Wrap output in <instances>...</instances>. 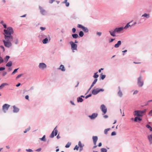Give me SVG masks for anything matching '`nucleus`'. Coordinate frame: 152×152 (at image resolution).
Masks as SVG:
<instances>
[{
  "label": "nucleus",
  "instance_id": "obj_1",
  "mask_svg": "<svg viewBox=\"0 0 152 152\" xmlns=\"http://www.w3.org/2000/svg\"><path fill=\"white\" fill-rule=\"evenodd\" d=\"M3 25L4 28H7V29L4 30L5 39L3 40V42L6 47L10 48L12 45L11 42L13 40V37L12 35L14 33L13 29L11 27L7 28V25L5 24H3Z\"/></svg>",
  "mask_w": 152,
  "mask_h": 152
},
{
  "label": "nucleus",
  "instance_id": "obj_2",
  "mask_svg": "<svg viewBox=\"0 0 152 152\" xmlns=\"http://www.w3.org/2000/svg\"><path fill=\"white\" fill-rule=\"evenodd\" d=\"M123 30L124 27H121L115 28L113 31H109V32L111 36L114 37L116 36L115 33H120Z\"/></svg>",
  "mask_w": 152,
  "mask_h": 152
},
{
  "label": "nucleus",
  "instance_id": "obj_3",
  "mask_svg": "<svg viewBox=\"0 0 152 152\" xmlns=\"http://www.w3.org/2000/svg\"><path fill=\"white\" fill-rule=\"evenodd\" d=\"M146 111V109L143 110H135L134 112V116L142 117L143 115V114L145 113Z\"/></svg>",
  "mask_w": 152,
  "mask_h": 152
},
{
  "label": "nucleus",
  "instance_id": "obj_4",
  "mask_svg": "<svg viewBox=\"0 0 152 152\" xmlns=\"http://www.w3.org/2000/svg\"><path fill=\"white\" fill-rule=\"evenodd\" d=\"M137 84L139 87L142 86L144 85V81L141 75H140L137 79Z\"/></svg>",
  "mask_w": 152,
  "mask_h": 152
},
{
  "label": "nucleus",
  "instance_id": "obj_5",
  "mask_svg": "<svg viewBox=\"0 0 152 152\" xmlns=\"http://www.w3.org/2000/svg\"><path fill=\"white\" fill-rule=\"evenodd\" d=\"M104 91V90L103 89L97 88L93 89L92 91V93L93 95H96L100 92H103Z\"/></svg>",
  "mask_w": 152,
  "mask_h": 152
},
{
  "label": "nucleus",
  "instance_id": "obj_6",
  "mask_svg": "<svg viewBox=\"0 0 152 152\" xmlns=\"http://www.w3.org/2000/svg\"><path fill=\"white\" fill-rule=\"evenodd\" d=\"M70 44L71 45V48L73 52H75L74 50H77V45L74 43L72 41H70Z\"/></svg>",
  "mask_w": 152,
  "mask_h": 152
},
{
  "label": "nucleus",
  "instance_id": "obj_7",
  "mask_svg": "<svg viewBox=\"0 0 152 152\" xmlns=\"http://www.w3.org/2000/svg\"><path fill=\"white\" fill-rule=\"evenodd\" d=\"M92 139L93 143L94 145V146L92 148V149H94L96 148L97 146V145H96V142L98 140V137L96 136H93L92 137Z\"/></svg>",
  "mask_w": 152,
  "mask_h": 152
},
{
  "label": "nucleus",
  "instance_id": "obj_8",
  "mask_svg": "<svg viewBox=\"0 0 152 152\" xmlns=\"http://www.w3.org/2000/svg\"><path fill=\"white\" fill-rule=\"evenodd\" d=\"M57 126H56L54 129L53 130L50 136V138H53L55 136H56L58 133V131L56 129Z\"/></svg>",
  "mask_w": 152,
  "mask_h": 152
},
{
  "label": "nucleus",
  "instance_id": "obj_9",
  "mask_svg": "<svg viewBox=\"0 0 152 152\" xmlns=\"http://www.w3.org/2000/svg\"><path fill=\"white\" fill-rule=\"evenodd\" d=\"M10 105L7 104H5L2 106V110L4 113H6L7 111L8 110Z\"/></svg>",
  "mask_w": 152,
  "mask_h": 152
},
{
  "label": "nucleus",
  "instance_id": "obj_10",
  "mask_svg": "<svg viewBox=\"0 0 152 152\" xmlns=\"http://www.w3.org/2000/svg\"><path fill=\"white\" fill-rule=\"evenodd\" d=\"M77 27L78 28H81L85 32L87 33L89 31V30L87 28L85 27L81 24H78Z\"/></svg>",
  "mask_w": 152,
  "mask_h": 152
},
{
  "label": "nucleus",
  "instance_id": "obj_11",
  "mask_svg": "<svg viewBox=\"0 0 152 152\" xmlns=\"http://www.w3.org/2000/svg\"><path fill=\"white\" fill-rule=\"evenodd\" d=\"M100 109L103 113L102 114L103 115H104L107 112V108L104 104L101 105Z\"/></svg>",
  "mask_w": 152,
  "mask_h": 152
},
{
  "label": "nucleus",
  "instance_id": "obj_12",
  "mask_svg": "<svg viewBox=\"0 0 152 152\" xmlns=\"http://www.w3.org/2000/svg\"><path fill=\"white\" fill-rule=\"evenodd\" d=\"M38 67L40 69L44 70L47 68V65L44 63H40L39 64Z\"/></svg>",
  "mask_w": 152,
  "mask_h": 152
},
{
  "label": "nucleus",
  "instance_id": "obj_13",
  "mask_svg": "<svg viewBox=\"0 0 152 152\" xmlns=\"http://www.w3.org/2000/svg\"><path fill=\"white\" fill-rule=\"evenodd\" d=\"M98 115V114L96 113H93L91 115H89L88 116V117L91 120H94L96 118H97Z\"/></svg>",
  "mask_w": 152,
  "mask_h": 152
},
{
  "label": "nucleus",
  "instance_id": "obj_14",
  "mask_svg": "<svg viewBox=\"0 0 152 152\" xmlns=\"http://www.w3.org/2000/svg\"><path fill=\"white\" fill-rule=\"evenodd\" d=\"M39 9L40 10V12L41 13L42 15H45L46 13V11L44 9H43V8L40 6H39Z\"/></svg>",
  "mask_w": 152,
  "mask_h": 152
},
{
  "label": "nucleus",
  "instance_id": "obj_15",
  "mask_svg": "<svg viewBox=\"0 0 152 152\" xmlns=\"http://www.w3.org/2000/svg\"><path fill=\"white\" fill-rule=\"evenodd\" d=\"M145 18L147 19L149 18L150 17V15L149 14L145 13L141 16V18L142 19H144L143 18Z\"/></svg>",
  "mask_w": 152,
  "mask_h": 152
},
{
  "label": "nucleus",
  "instance_id": "obj_16",
  "mask_svg": "<svg viewBox=\"0 0 152 152\" xmlns=\"http://www.w3.org/2000/svg\"><path fill=\"white\" fill-rule=\"evenodd\" d=\"M78 145L80 147L79 151H80L83 150V147L84 146V145L82 144L81 142L79 141L78 142Z\"/></svg>",
  "mask_w": 152,
  "mask_h": 152
},
{
  "label": "nucleus",
  "instance_id": "obj_17",
  "mask_svg": "<svg viewBox=\"0 0 152 152\" xmlns=\"http://www.w3.org/2000/svg\"><path fill=\"white\" fill-rule=\"evenodd\" d=\"M13 113H17L19 111V109L16 107L15 105L13 106Z\"/></svg>",
  "mask_w": 152,
  "mask_h": 152
},
{
  "label": "nucleus",
  "instance_id": "obj_18",
  "mask_svg": "<svg viewBox=\"0 0 152 152\" xmlns=\"http://www.w3.org/2000/svg\"><path fill=\"white\" fill-rule=\"evenodd\" d=\"M132 20L131 21L127 23L125 26L124 27V29H127L129 27H132V26L131 25L129 24L130 23H132Z\"/></svg>",
  "mask_w": 152,
  "mask_h": 152
},
{
  "label": "nucleus",
  "instance_id": "obj_19",
  "mask_svg": "<svg viewBox=\"0 0 152 152\" xmlns=\"http://www.w3.org/2000/svg\"><path fill=\"white\" fill-rule=\"evenodd\" d=\"M148 138L149 140L150 144H152V133L151 134L148 136Z\"/></svg>",
  "mask_w": 152,
  "mask_h": 152
},
{
  "label": "nucleus",
  "instance_id": "obj_20",
  "mask_svg": "<svg viewBox=\"0 0 152 152\" xmlns=\"http://www.w3.org/2000/svg\"><path fill=\"white\" fill-rule=\"evenodd\" d=\"M121 41H118L117 43L115 45L114 47L116 48H118L120 45H121Z\"/></svg>",
  "mask_w": 152,
  "mask_h": 152
},
{
  "label": "nucleus",
  "instance_id": "obj_21",
  "mask_svg": "<svg viewBox=\"0 0 152 152\" xmlns=\"http://www.w3.org/2000/svg\"><path fill=\"white\" fill-rule=\"evenodd\" d=\"M58 69L61 70V71L63 72H64L65 70V67L63 65H61L58 68Z\"/></svg>",
  "mask_w": 152,
  "mask_h": 152
},
{
  "label": "nucleus",
  "instance_id": "obj_22",
  "mask_svg": "<svg viewBox=\"0 0 152 152\" xmlns=\"http://www.w3.org/2000/svg\"><path fill=\"white\" fill-rule=\"evenodd\" d=\"M8 84L6 83H2L0 86V90L3 88L5 86H8Z\"/></svg>",
  "mask_w": 152,
  "mask_h": 152
},
{
  "label": "nucleus",
  "instance_id": "obj_23",
  "mask_svg": "<svg viewBox=\"0 0 152 152\" xmlns=\"http://www.w3.org/2000/svg\"><path fill=\"white\" fill-rule=\"evenodd\" d=\"M140 116L136 117L134 119V121L135 122H137V120L141 121L142 119L140 117Z\"/></svg>",
  "mask_w": 152,
  "mask_h": 152
},
{
  "label": "nucleus",
  "instance_id": "obj_24",
  "mask_svg": "<svg viewBox=\"0 0 152 152\" xmlns=\"http://www.w3.org/2000/svg\"><path fill=\"white\" fill-rule=\"evenodd\" d=\"M12 61H10L8 62L6 64V66L7 67H10L12 66Z\"/></svg>",
  "mask_w": 152,
  "mask_h": 152
},
{
  "label": "nucleus",
  "instance_id": "obj_25",
  "mask_svg": "<svg viewBox=\"0 0 152 152\" xmlns=\"http://www.w3.org/2000/svg\"><path fill=\"white\" fill-rule=\"evenodd\" d=\"M97 79H94V81L92 83L91 85L90 86H91V88H92L94 85L96 83V82H97Z\"/></svg>",
  "mask_w": 152,
  "mask_h": 152
},
{
  "label": "nucleus",
  "instance_id": "obj_26",
  "mask_svg": "<svg viewBox=\"0 0 152 152\" xmlns=\"http://www.w3.org/2000/svg\"><path fill=\"white\" fill-rule=\"evenodd\" d=\"M10 58L9 56H7L4 58V60L5 62L7 63V62L9 59Z\"/></svg>",
  "mask_w": 152,
  "mask_h": 152
},
{
  "label": "nucleus",
  "instance_id": "obj_27",
  "mask_svg": "<svg viewBox=\"0 0 152 152\" xmlns=\"http://www.w3.org/2000/svg\"><path fill=\"white\" fill-rule=\"evenodd\" d=\"M77 101L78 102H81L83 101V99L81 97H78L77 99Z\"/></svg>",
  "mask_w": 152,
  "mask_h": 152
},
{
  "label": "nucleus",
  "instance_id": "obj_28",
  "mask_svg": "<svg viewBox=\"0 0 152 152\" xmlns=\"http://www.w3.org/2000/svg\"><path fill=\"white\" fill-rule=\"evenodd\" d=\"M42 42L44 44H46L48 42V39L47 38H46L43 39Z\"/></svg>",
  "mask_w": 152,
  "mask_h": 152
},
{
  "label": "nucleus",
  "instance_id": "obj_29",
  "mask_svg": "<svg viewBox=\"0 0 152 152\" xmlns=\"http://www.w3.org/2000/svg\"><path fill=\"white\" fill-rule=\"evenodd\" d=\"M72 37L73 38L76 39L78 37V35L77 34H72Z\"/></svg>",
  "mask_w": 152,
  "mask_h": 152
},
{
  "label": "nucleus",
  "instance_id": "obj_30",
  "mask_svg": "<svg viewBox=\"0 0 152 152\" xmlns=\"http://www.w3.org/2000/svg\"><path fill=\"white\" fill-rule=\"evenodd\" d=\"M45 137V135H44L43 137L41 138H40L39 140L41 141H42L44 142H45L46 141Z\"/></svg>",
  "mask_w": 152,
  "mask_h": 152
},
{
  "label": "nucleus",
  "instance_id": "obj_31",
  "mask_svg": "<svg viewBox=\"0 0 152 152\" xmlns=\"http://www.w3.org/2000/svg\"><path fill=\"white\" fill-rule=\"evenodd\" d=\"M14 43L16 44L17 45L18 43V38H15V40L14 41Z\"/></svg>",
  "mask_w": 152,
  "mask_h": 152
},
{
  "label": "nucleus",
  "instance_id": "obj_32",
  "mask_svg": "<svg viewBox=\"0 0 152 152\" xmlns=\"http://www.w3.org/2000/svg\"><path fill=\"white\" fill-rule=\"evenodd\" d=\"M101 152H107V149L104 148H102L100 149Z\"/></svg>",
  "mask_w": 152,
  "mask_h": 152
},
{
  "label": "nucleus",
  "instance_id": "obj_33",
  "mask_svg": "<svg viewBox=\"0 0 152 152\" xmlns=\"http://www.w3.org/2000/svg\"><path fill=\"white\" fill-rule=\"evenodd\" d=\"M98 73V72H97L96 73H95L94 74V75L93 76V77L95 78V79H96L97 78H98V77H99V75H97V73Z\"/></svg>",
  "mask_w": 152,
  "mask_h": 152
},
{
  "label": "nucleus",
  "instance_id": "obj_34",
  "mask_svg": "<svg viewBox=\"0 0 152 152\" xmlns=\"http://www.w3.org/2000/svg\"><path fill=\"white\" fill-rule=\"evenodd\" d=\"M118 96L120 97H122L123 95V94L122 92L120 90L118 91Z\"/></svg>",
  "mask_w": 152,
  "mask_h": 152
},
{
  "label": "nucleus",
  "instance_id": "obj_35",
  "mask_svg": "<svg viewBox=\"0 0 152 152\" xmlns=\"http://www.w3.org/2000/svg\"><path fill=\"white\" fill-rule=\"evenodd\" d=\"M110 130V128H107L105 129L104 131V133L105 134H107L108 132Z\"/></svg>",
  "mask_w": 152,
  "mask_h": 152
},
{
  "label": "nucleus",
  "instance_id": "obj_36",
  "mask_svg": "<svg viewBox=\"0 0 152 152\" xmlns=\"http://www.w3.org/2000/svg\"><path fill=\"white\" fill-rule=\"evenodd\" d=\"M84 33L82 31H80L79 33V35L80 37H83L84 35Z\"/></svg>",
  "mask_w": 152,
  "mask_h": 152
},
{
  "label": "nucleus",
  "instance_id": "obj_37",
  "mask_svg": "<svg viewBox=\"0 0 152 152\" xmlns=\"http://www.w3.org/2000/svg\"><path fill=\"white\" fill-rule=\"evenodd\" d=\"M30 129V126H29V127L28 128L26 129L25 130V131H24L23 132L24 133H26L27 132L29 131Z\"/></svg>",
  "mask_w": 152,
  "mask_h": 152
},
{
  "label": "nucleus",
  "instance_id": "obj_38",
  "mask_svg": "<svg viewBox=\"0 0 152 152\" xmlns=\"http://www.w3.org/2000/svg\"><path fill=\"white\" fill-rule=\"evenodd\" d=\"M18 68L14 70L11 73V75H14L15 73H16L18 71Z\"/></svg>",
  "mask_w": 152,
  "mask_h": 152
},
{
  "label": "nucleus",
  "instance_id": "obj_39",
  "mask_svg": "<svg viewBox=\"0 0 152 152\" xmlns=\"http://www.w3.org/2000/svg\"><path fill=\"white\" fill-rule=\"evenodd\" d=\"M146 127L149 129L152 132V128L150 125L147 124L146 125Z\"/></svg>",
  "mask_w": 152,
  "mask_h": 152
},
{
  "label": "nucleus",
  "instance_id": "obj_40",
  "mask_svg": "<svg viewBox=\"0 0 152 152\" xmlns=\"http://www.w3.org/2000/svg\"><path fill=\"white\" fill-rule=\"evenodd\" d=\"M71 143L68 142L65 145V147L66 148H69L70 147V145H71Z\"/></svg>",
  "mask_w": 152,
  "mask_h": 152
},
{
  "label": "nucleus",
  "instance_id": "obj_41",
  "mask_svg": "<svg viewBox=\"0 0 152 152\" xmlns=\"http://www.w3.org/2000/svg\"><path fill=\"white\" fill-rule=\"evenodd\" d=\"M106 77V75H101V79L103 80H104V78L105 77Z\"/></svg>",
  "mask_w": 152,
  "mask_h": 152
},
{
  "label": "nucleus",
  "instance_id": "obj_42",
  "mask_svg": "<svg viewBox=\"0 0 152 152\" xmlns=\"http://www.w3.org/2000/svg\"><path fill=\"white\" fill-rule=\"evenodd\" d=\"M23 75V74H22L18 75V76H17L16 77V79H18V78L20 77L21 76H22Z\"/></svg>",
  "mask_w": 152,
  "mask_h": 152
},
{
  "label": "nucleus",
  "instance_id": "obj_43",
  "mask_svg": "<svg viewBox=\"0 0 152 152\" xmlns=\"http://www.w3.org/2000/svg\"><path fill=\"white\" fill-rule=\"evenodd\" d=\"M96 34L98 36H100L102 34V33L101 32L97 31L96 33Z\"/></svg>",
  "mask_w": 152,
  "mask_h": 152
},
{
  "label": "nucleus",
  "instance_id": "obj_44",
  "mask_svg": "<svg viewBox=\"0 0 152 152\" xmlns=\"http://www.w3.org/2000/svg\"><path fill=\"white\" fill-rule=\"evenodd\" d=\"M79 146H77V145H76L75 146V148H74V150H76L78 151L79 149Z\"/></svg>",
  "mask_w": 152,
  "mask_h": 152
},
{
  "label": "nucleus",
  "instance_id": "obj_45",
  "mask_svg": "<svg viewBox=\"0 0 152 152\" xmlns=\"http://www.w3.org/2000/svg\"><path fill=\"white\" fill-rule=\"evenodd\" d=\"M26 151L28 152H33V151L30 149H26Z\"/></svg>",
  "mask_w": 152,
  "mask_h": 152
},
{
  "label": "nucleus",
  "instance_id": "obj_46",
  "mask_svg": "<svg viewBox=\"0 0 152 152\" xmlns=\"http://www.w3.org/2000/svg\"><path fill=\"white\" fill-rule=\"evenodd\" d=\"M4 62V60L0 56V64Z\"/></svg>",
  "mask_w": 152,
  "mask_h": 152
},
{
  "label": "nucleus",
  "instance_id": "obj_47",
  "mask_svg": "<svg viewBox=\"0 0 152 152\" xmlns=\"http://www.w3.org/2000/svg\"><path fill=\"white\" fill-rule=\"evenodd\" d=\"M91 95H92V94H90L87 95L86 96V97H85V99H87L88 98V97H91Z\"/></svg>",
  "mask_w": 152,
  "mask_h": 152
},
{
  "label": "nucleus",
  "instance_id": "obj_48",
  "mask_svg": "<svg viewBox=\"0 0 152 152\" xmlns=\"http://www.w3.org/2000/svg\"><path fill=\"white\" fill-rule=\"evenodd\" d=\"M148 115L150 116H152V110H150L148 113Z\"/></svg>",
  "mask_w": 152,
  "mask_h": 152
},
{
  "label": "nucleus",
  "instance_id": "obj_49",
  "mask_svg": "<svg viewBox=\"0 0 152 152\" xmlns=\"http://www.w3.org/2000/svg\"><path fill=\"white\" fill-rule=\"evenodd\" d=\"M0 48L2 49L3 52H4L5 51V48L2 45L0 46Z\"/></svg>",
  "mask_w": 152,
  "mask_h": 152
},
{
  "label": "nucleus",
  "instance_id": "obj_50",
  "mask_svg": "<svg viewBox=\"0 0 152 152\" xmlns=\"http://www.w3.org/2000/svg\"><path fill=\"white\" fill-rule=\"evenodd\" d=\"M116 135V133L115 132H112L111 134V135L112 136L115 135Z\"/></svg>",
  "mask_w": 152,
  "mask_h": 152
},
{
  "label": "nucleus",
  "instance_id": "obj_51",
  "mask_svg": "<svg viewBox=\"0 0 152 152\" xmlns=\"http://www.w3.org/2000/svg\"><path fill=\"white\" fill-rule=\"evenodd\" d=\"M64 4H65L66 5V7H68L69 6V2H65V3H64Z\"/></svg>",
  "mask_w": 152,
  "mask_h": 152
},
{
  "label": "nucleus",
  "instance_id": "obj_52",
  "mask_svg": "<svg viewBox=\"0 0 152 152\" xmlns=\"http://www.w3.org/2000/svg\"><path fill=\"white\" fill-rule=\"evenodd\" d=\"M46 29V28L44 27H40V29L42 31H43L45 30Z\"/></svg>",
  "mask_w": 152,
  "mask_h": 152
},
{
  "label": "nucleus",
  "instance_id": "obj_53",
  "mask_svg": "<svg viewBox=\"0 0 152 152\" xmlns=\"http://www.w3.org/2000/svg\"><path fill=\"white\" fill-rule=\"evenodd\" d=\"M115 40V39H111L109 41V43H111L113 42Z\"/></svg>",
  "mask_w": 152,
  "mask_h": 152
},
{
  "label": "nucleus",
  "instance_id": "obj_54",
  "mask_svg": "<svg viewBox=\"0 0 152 152\" xmlns=\"http://www.w3.org/2000/svg\"><path fill=\"white\" fill-rule=\"evenodd\" d=\"M76 30L75 28H73L72 29V32L73 33H75L76 32Z\"/></svg>",
  "mask_w": 152,
  "mask_h": 152
},
{
  "label": "nucleus",
  "instance_id": "obj_55",
  "mask_svg": "<svg viewBox=\"0 0 152 152\" xmlns=\"http://www.w3.org/2000/svg\"><path fill=\"white\" fill-rule=\"evenodd\" d=\"M138 92V91L137 90H136L134 92L133 94H137Z\"/></svg>",
  "mask_w": 152,
  "mask_h": 152
},
{
  "label": "nucleus",
  "instance_id": "obj_56",
  "mask_svg": "<svg viewBox=\"0 0 152 152\" xmlns=\"http://www.w3.org/2000/svg\"><path fill=\"white\" fill-rule=\"evenodd\" d=\"M5 68L4 67H1L0 68V71H3L5 69Z\"/></svg>",
  "mask_w": 152,
  "mask_h": 152
},
{
  "label": "nucleus",
  "instance_id": "obj_57",
  "mask_svg": "<svg viewBox=\"0 0 152 152\" xmlns=\"http://www.w3.org/2000/svg\"><path fill=\"white\" fill-rule=\"evenodd\" d=\"M25 98L27 100H29V96L28 95L26 96Z\"/></svg>",
  "mask_w": 152,
  "mask_h": 152
},
{
  "label": "nucleus",
  "instance_id": "obj_58",
  "mask_svg": "<svg viewBox=\"0 0 152 152\" xmlns=\"http://www.w3.org/2000/svg\"><path fill=\"white\" fill-rule=\"evenodd\" d=\"M41 150V148H39L38 149H37L36 151L38 152H39Z\"/></svg>",
  "mask_w": 152,
  "mask_h": 152
},
{
  "label": "nucleus",
  "instance_id": "obj_59",
  "mask_svg": "<svg viewBox=\"0 0 152 152\" xmlns=\"http://www.w3.org/2000/svg\"><path fill=\"white\" fill-rule=\"evenodd\" d=\"M54 1V0H49V3L51 4L53 3Z\"/></svg>",
  "mask_w": 152,
  "mask_h": 152
},
{
  "label": "nucleus",
  "instance_id": "obj_60",
  "mask_svg": "<svg viewBox=\"0 0 152 152\" xmlns=\"http://www.w3.org/2000/svg\"><path fill=\"white\" fill-rule=\"evenodd\" d=\"M102 145V143L101 142H100L99 144L97 146H99V147H100Z\"/></svg>",
  "mask_w": 152,
  "mask_h": 152
},
{
  "label": "nucleus",
  "instance_id": "obj_61",
  "mask_svg": "<svg viewBox=\"0 0 152 152\" xmlns=\"http://www.w3.org/2000/svg\"><path fill=\"white\" fill-rule=\"evenodd\" d=\"M127 51V50H125L122 51V52L123 53V55H124V53H125V52H126Z\"/></svg>",
  "mask_w": 152,
  "mask_h": 152
},
{
  "label": "nucleus",
  "instance_id": "obj_62",
  "mask_svg": "<svg viewBox=\"0 0 152 152\" xmlns=\"http://www.w3.org/2000/svg\"><path fill=\"white\" fill-rule=\"evenodd\" d=\"M70 102L72 105H75V104L72 101H70Z\"/></svg>",
  "mask_w": 152,
  "mask_h": 152
},
{
  "label": "nucleus",
  "instance_id": "obj_63",
  "mask_svg": "<svg viewBox=\"0 0 152 152\" xmlns=\"http://www.w3.org/2000/svg\"><path fill=\"white\" fill-rule=\"evenodd\" d=\"M104 118H107L108 117V116L107 115H104L103 116Z\"/></svg>",
  "mask_w": 152,
  "mask_h": 152
},
{
  "label": "nucleus",
  "instance_id": "obj_64",
  "mask_svg": "<svg viewBox=\"0 0 152 152\" xmlns=\"http://www.w3.org/2000/svg\"><path fill=\"white\" fill-rule=\"evenodd\" d=\"M6 147L8 149H9L10 148V147L9 145H7L6 146Z\"/></svg>",
  "mask_w": 152,
  "mask_h": 152
}]
</instances>
